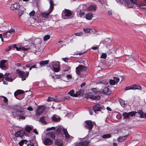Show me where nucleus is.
<instances>
[{"mask_svg":"<svg viewBox=\"0 0 146 146\" xmlns=\"http://www.w3.org/2000/svg\"><path fill=\"white\" fill-rule=\"evenodd\" d=\"M127 136L128 135H126L120 137L118 138L117 140L120 142H123L127 139Z\"/></svg>","mask_w":146,"mask_h":146,"instance_id":"aec40b11","label":"nucleus"},{"mask_svg":"<svg viewBox=\"0 0 146 146\" xmlns=\"http://www.w3.org/2000/svg\"><path fill=\"white\" fill-rule=\"evenodd\" d=\"M14 78L9 77L8 78H5V80L7 81L11 82L14 80Z\"/></svg>","mask_w":146,"mask_h":146,"instance_id":"79ce46f5","label":"nucleus"},{"mask_svg":"<svg viewBox=\"0 0 146 146\" xmlns=\"http://www.w3.org/2000/svg\"><path fill=\"white\" fill-rule=\"evenodd\" d=\"M40 121L41 122L44 124H46V122L44 117H42L40 118Z\"/></svg>","mask_w":146,"mask_h":146,"instance_id":"c03bdc74","label":"nucleus"},{"mask_svg":"<svg viewBox=\"0 0 146 146\" xmlns=\"http://www.w3.org/2000/svg\"><path fill=\"white\" fill-rule=\"evenodd\" d=\"M16 71L17 73L18 74L19 76L21 78H22V81L25 80L26 78L29 76V74L28 72L25 73L24 72L21 71L19 69L17 70Z\"/></svg>","mask_w":146,"mask_h":146,"instance_id":"20e7f679","label":"nucleus"},{"mask_svg":"<svg viewBox=\"0 0 146 146\" xmlns=\"http://www.w3.org/2000/svg\"><path fill=\"white\" fill-rule=\"evenodd\" d=\"M120 103L122 107L124 108L125 107V104L123 101L122 100L120 101Z\"/></svg>","mask_w":146,"mask_h":146,"instance_id":"de8ad7c7","label":"nucleus"},{"mask_svg":"<svg viewBox=\"0 0 146 146\" xmlns=\"http://www.w3.org/2000/svg\"><path fill=\"white\" fill-rule=\"evenodd\" d=\"M41 43V40L39 38H37L35 39L34 43L35 44H37Z\"/></svg>","mask_w":146,"mask_h":146,"instance_id":"e433bc0d","label":"nucleus"},{"mask_svg":"<svg viewBox=\"0 0 146 146\" xmlns=\"http://www.w3.org/2000/svg\"><path fill=\"white\" fill-rule=\"evenodd\" d=\"M107 55L106 53H102L101 56V57L102 58L105 59L106 58Z\"/></svg>","mask_w":146,"mask_h":146,"instance_id":"09e8293b","label":"nucleus"},{"mask_svg":"<svg viewBox=\"0 0 146 146\" xmlns=\"http://www.w3.org/2000/svg\"><path fill=\"white\" fill-rule=\"evenodd\" d=\"M72 14V13L71 11L68 9H65L63 11L62 13L63 16L67 17H69Z\"/></svg>","mask_w":146,"mask_h":146,"instance_id":"9b49d317","label":"nucleus"},{"mask_svg":"<svg viewBox=\"0 0 146 146\" xmlns=\"http://www.w3.org/2000/svg\"><path fill=\"white\" fill-rule=\"evenodd\" d=\"M20 110L13 112L12 113L14 117H17L19 119H25L26 117L28 115L27 113H28L27 111Z\"/></svg>","mask_w":146,"mask_h":146,"instance_id":"f257e3e1","label":"nucleus"},{"mask_svg":"<svg viewBox=\"0 0 146 146\" xmlns=\"http://www.w3.org/2000/svg\"><path fill=\"white\" fill-rule=\"evenodd\" d=\"M32 63H30L29 64H27L26 65L25 67H24L23 68L24 69H26L27 68H29V67L31 65H32Z\"/></svg>","mask_w":146,"mask_h":146,"instance_id":"3c124183","label":"nucleus"},{"mask_svg":"<svg viewBox=\"0 0 146 146\" xmlns=\"http://www.w3.org/2000/svg\"><path fill=\"white\" fill-rule=\"evenodd\" d=\"M74 145L75 146H82L81 142L75 143Z\"/></svg>","mask_w":146,"mask_h":146,"instance_id":"6e6d98bb","label":"nucleus"},{"mask_svg":"<svg viewBox=\"0 0 146 146\" xmlns=\"http://www.w3.org/2000/svg\"><path fill=\"white\" fill-rule=\"evenodd\" d=\"M123 118L124 119L129 118V113H128L126 112H124L123 113Z\"/></svg>","mask_w":146,"mask_h":146,"instance_id":"473e14b6","label":"nucleus"},{"mask_svg":"<svg viewBox=\"0 0 146 146\" xmlns=\"http://www.w3.org/2000/svg\"><path fill=\"white\" fill-rule=\"evenodd\" d=\"M10 75V74L9 73H5L3 77L5 79V78L6 77L7 78H8L9 77V76Z\"/></svg>","mask_w":146,"mask_h":146,"instance_id":"bf43d9fd","label":"nucleus"},{"mask_svg":"<svg viewBox=\"0 0 146 146\" xmlns=\"http://www.w3.org/2000/svg\"><path fill=\"white\" fill-rule=\"evenodd\" d=\"M84 15V13L82 11H80L79 13V16L80 17H82V16Z\"/></svg>","mask_w":146,"mask_h":146,"instance_id":"13d9d810","label":"nucleus"},{"mask_svg":"<svg viewBox=\"0 0 146 146\" xmlns=\"http://www.w3.org/2000/svg\"><path fill=\"white\" fill-rule=\"evenodd\" d=\"M86 123L87 125L86 126V127L88 129H91L92 126V124L91 122V121L90 120H88L86 121Z\"/></svg>","mask_w":146,"mask_h":146,"instance_id":"f3484780","label":"nucleus"},{"mask_svg":"<svg viewBox=\"0 0 146 146\" xmlns=\"http://www.w3.org/2000/svg\"><path fill=\"white\" fill-rule=\"evenodd\" d=\"M48 62V61L47 60L42 61L40 62L39 64L40 65H44L47 64Z\"/></svg>","mask_w":146,"mask_h":146,"instance_id":"f704fd0d","label":"nucleus"},{"mask_svg":"<svg viewBox=\"0 0 146 146\" xmlns=\"http://www.w3.org/2000/svg\"><path fill=\"white\" fill-rule=\"evenodd\" d=\"M13 109L16 111L20 110H24V109L22 108L19 106L17 105H15L13 107Z\"/></svg>","mask_w":146,"mask_h":146,"instance_id":"393cba45","label":"nucleus"},{"mask_svg":"<svg viewBox=\"0 0 146 146\" xmlns=\"http://www.w3.org/2000/svg\"><path fill=\"white\" fill-rule=\"evenodd\" d=\"M138 113L140 115L141 118H146V113H144L141 110H139L137 111Z\"/></svg>","mask_w":146,"mask_h":146,"instance_id":"dca6fc26","label":"nucleus"},{"mask_svg":"<svg viewBox=\"0 0 146 146\" xmlns=\"http://www.w3.org/2000/svg\"><path fill=\"white\" fill-rule=\"evenodd\" d=\"M129 1L136 5H137V3H139V2H137L136 0H129Z\"/></svg>","mask_w":146,"mask_h":146,"instance_id":"49530a36","label":"nucleus"},{"mask_svg":"<svg viewBox=\"0 0 146 146\" xmlns=\"http://www.w3.org/2000/svg\"><path fill=\"white\" fill-rule=\"evenodd\" d=\"M7 61L5 60H3L1 61L0 62V67L1 69L5 68L7 67L5 65V63L7 62Z\"/></svg>","mask_w":146,"mask_h":146,"instance_id":"a211bd4d","label":"nucleus"},{"mask_svg":"<svg viewBox=\"0 0 146 146\" xmlns=\"http://www.w3.org/2000/svg\"><path fill=\"white\" fill-rule=\"evenodd\" d=\"M52 119L53 120L55 121H57L60 120V118H57L55 115L53 116Z\"/></svg>","mask_w":146,"mask_h":146,"instance_id":"ea45409f","label":"nucleus"},{"mask_svg":"<svg viewBox=\"0 0 146 146\" xmlns=\"http://www.w3.org/2000/svg\"><path fill=\"white\" fill-rule=\"evenodd\" d=\"M49 1L50 7L48 11H44L41 13V15L43 17L45 18H47L49 14L52 12L54 9V5L53 1L52 0H49Z\"/></svg>","mask_w":146,"mask_h":146,"instance_id":"f03ea898","label":"nucleus"},{"mask_svg":"<svg viewBox=\"0 0 146 146\" xmlns=\"http://www.w3.org/2000/svg\"><path fill=\"white\" fill-rule=\"evenodd\" d=\"M25 132L23 130H20L16 132L15 133L16 137H22L24 135Z\"/></svg>","mask_w":146,"mask_h":146,"instance_id":"f8f14e48","label":"nucleus"},{"mask_svg":"<svg viewBox=\"0 0 146 146\" xmlns=\"http://www.w3.org/2000/svg\"><path fill=\"white\" fill-rule=\"evenodd\" d=\"M53 143L52 140L49 138H45L44 141V143L46 145H50Z\"/></svg>","mask_w":146,"mask_h":146,"instance_id":"9d476101","label":"nucleus"},{"mask_svg":"<svg viewBox=\"0 0 146 146\" xmlns=\"http://www.w3.org/2000/svg\"><path fill=\"white\" fill-rule=\"evenodd\" d=\"M137 113V112H136L134 111H132L129 112V116H135Z\"/></svg>","mask_w":146,"mask_h":146,"instance_id":"a19ab883","label":"nucleus"},{"mask_svg":"<svg viewBox=\"0 0 146 146\" xmlns=\"http://www.w3.org/2000/svg\"><path fill=\"white\" fill-rule=\"evenodd\" d=\"M102 138L104 139L108 138L111 137V135L110 134H104L102 135Z\"/></svg>","mask_w":146,"mask_h":146,"instance_id":"4c0bfd02","label":"nucleus"},{"mask_svg":"<svg viewBox=\"0 0 146 146\" xmlns=\"http://www.w3.org/2000/svg\"><path fill=\"white\" fill-rule=\"evenodd\" d=\"M62 131H63L64 134L67 139H71L73 138L72 137L70 136L68 134L67 130L65 129H63V127L62 126H60L58 127L57 130H56V132L57 133H60Z\"/></svg>","mask_w":146,"mask_h":146,"instance_id":"7ed1b4c3","label":"nucleus"},{"mask_svg":"<svg viewBox=\"0 0 146 146\" xmlns=\"http://www.w3.org/2000/svg\"><path fill=\"white\" fill-rule=\"evenodd\" d=\"M119 78H118L114 77L113 78V80H114L115 84H116L119 82Z\"/></svg>","mask_w":146,"mask_h":146,"instance_id":"a18cd8bd","label":"nucleus"},{"mask_svg":"<svg viewBox=\"0 0 146 146\" xmlns=\"http://www.w3.org/2000/svg\"><path fill=\"white\" fill-rule=\"evenodd\" d=\"M81 94L80 91H78L76 93H75L74 91L73 90H71L68 92V94L71 96L74 97H76L80 95Z\"/></svg>","mask_w":146,"mask_h":146,"instance_id":"6e6552de","label":"nucleus"},{"mask_svg":"<svg viewBox=\"0 0 146 146\" xmlns=\"http://www.w3.org/2000/svg\"><path fill=\"white\" fill-rule=\"evenodd\" d=\"M89 143V141L88 140L82 141V142H81L82 146H87L88 145Z\"/></svg>","mask_w":146,"mask_h":146,"instance_id":"c85d7f7f","label":"nucleus"},{"mask_svg":"<svg viewBox=\"0 0 146 146\" xmlns=\"http://www.w3.org/2000/svg\"><path fill=\"white\" fill-rule=\"evenodd\" d=\"M93 17V15L91 13H90L86 15V19L88 20H90L92 19Z\"/></svg>","mask_w":146,"mask_h":146,"instance_id":"cd10ccee","label":"nucleus"},{"mask_svg":"<svg viewBox=\"0 0 146 146\" xmlns=\"http://www.w3.org/2000/svg\"><path fill=\"white\" fill-rule=\"evenodd\" d=\"M24 91L21 90H17L14 93V95L16 98L18 99L17 96L20 94H22L24 93Z\"/></svg>","mask_w":146,"mask_h":146,"instance_id":"4be33fe9","label":"nucleus"},{"mask_svg":"<svg viewBox=\"0 0 146 146\" xmlns=\"http://www.w3.org/2000/svg\"><path fill=\"white\" fill-rule=\"evenodd\" d=\"M33 132L36 134L38 135V133L37 132L36 129H35L33 130Z\"/></svg>","mask_w":146,"mask_h":146,"instance_id":"338daca9","label":"nucleus"},{"mask_svg":"<svg viewBox=\"0 0 146 146\" xmlns=\"http://www.w3.org/2000/svg\"><path fill=\"white\" fill-rule=\"evenodd\" d=\"M46 109V107L44 106H40L37 109L36 114L39 115L43 113Z\"/></svg>","mask_w":146,"mask_h":146,"instance_id":"0eeeda50","label":"nucleus"},{"mask_svg":"<svg viewBox=\"0 0 146 146\" xmlns=\"http://www.w3.org/2000/svg\"><path fill=\"white\" fill-rule=\"evenodd\" d=\"M50 36L49 35H46L44 37V40L45 41H46L50 39Z\"/></svg>","mask_w":146,"mask_h":146,"instance_id":"37998d69","label":"nucleus"},{"mask_svg":"<svg viewBox=\"0 0 146 146\" xmlns=\"http://www.w3.org/2000/svg\"><path fill=\"white\" fill-rule=\"evenodd\" d=\"M86 69L87 68L86 67L82 65H80L76 68V72L77 74L80 75L81 72L86 71Z\"/></svg>","mask_w":146,"mask_h":146,"instance_id":"39448f33","label":"nucleus"},{"mask_svg":"<svg viewBox=\"0 0 146 146\" xmlns=\"http://www.w3.org/2000/svg\"><path fill=\"white\" fill-rule=\"evenodd\" d=\"M55 144L58 146H63V141L59 140H57L55 142Z\"/></svg>","mask_w":146,"mask_h":146,"instance_id":"a878e982","label":"nucleus"},{"mask_svg":"<svg viewBox=\"0 0 146 146\" xmlns=\"http://www.w3.org/2000/svg\"><path fill=\"white\" fill-rule=\"evenodd\" d=\"M35 13V11H33L29 13V15L31 17H33L34 16Z\"/></svg>","mask_w":146,"mask_h":146,"instance_id":"864d4df0","label":"nucleus"},{"mask_svg":"<svg viewBox=\"0 0 146 146\" xmlns=\"http://www.w3.org/2000/svg\"><path fill=\"white\" fill-rule=\"evenodd\" d=\"M130 90H132V85H131L130 86H127L124 89V90L125 91Z\"/></svg>","mask_w":146,"mask_h":146,"instance_id":"8fccbe9b","label":"nucleus"},{"mask_svg":"<svg viewBox=\"0 0 146 146\" xmlns=\"http://www.w3.org/2000/svg\"><path fill=\"white\" fill-rule=\"evenodd\" d=\"M98 46H94L92 47V49L93 50H96L98 48Z\"/></svg>","mask_w":146,"mask_h":146,"instance_id":"e2e57ef3","label":"nucleus"},{"mask_svg":"<svg viewBox=\"0 0 146 146\" xmlns=\"http://www.w3.org/2000/svg\"><path fill=\"white\" fill-rule=\"evenodd\" d=\"M32 128L31 127L27 125L26 126L25 130L28 133H30V131L31 130Z\"/></svg>","mask_w":146,"mask_h":146,"instance_id":"72a5a7b5","label":"nucleus"},{"mask_svg":"<svg viewBox=\"0 0 146 146\" xmlns=\"http://www.w3.org/2000/svg\"><path fill=\"white\" fill-rule=\"evenodd\" d=\"M93 111H94V110L92 109L90 110H89V112H90V114L91 115H92V113H93Z\"/></svg>","mask_w":146,"mask_h":146,"instance_id":"774afa93","label":"nucleus"},{"mask_svg":"<svg viewBox=\"0 0 146 146\" xmlns=\"http://www.w3.org/2000/svg\"><path fill=\"white\" fill-rule=\"evenodd\" d=\"M109 82L110 84L111 85H114L115 84L114 80H110L109 81Z\"/></svg>","mask_w":146,"mask_h":146,"instance_id":"603ef678","label":"nucleus"},{"mask_svg":"<svg viewBox=\"0 0 146 146\" xmlns=\"http://www.w3.org/2000/svg\"><path fill=\"white\" fill-rule=\"evenodd\" d=\"M53 69L55 72H58L60 71V68L59 67L60 62H52Z\"/></svg>","mask_w":146,"mask_h":146,"instance_id":"423d86ee","label":"nucleus"},{"mask_svg":"<svg viewBox=\"0 0 146 146\" xmlns=\"http://www.w3.org/2000/svg\"><path fill=\"white\" fill-rule=\"evenodd\" d=\"M24 13V11H22L21 10L19 11V16H21Z\"/></svg>","mask_w":146,"mask_h":146,"instance_id":"5fc2aeb1","label":"nucleus"},{"mask_svg":"<svg viewBox=\"0 0 146 146\" xmlns=\"http://www.w3.org/2000/svg\"><path fill=\"white\" fill-rule=\"evenodd\" d=\"M132 90H141V86L139 85L133 84L132 85Z\"/></svg>","mask_w":146,"mask_h":146,"instance_id":"5701e85b","label":"nucleus"},{"mask_svg":"<svg viewBox=\"0 0 146 146\" xmlns=\"http://www.w3.org/2000/svg\"><path fill=\"white\" fill-rule=\"evenodd\" d=\"M21 50L23 51H26L28 52H31L32 51L31 48L28 47L27 46H21Z\"/></svg>","mask_w":146,"mask_h":146,"instance_id":"412c9836","label":"nucleus"},{"mask_svg":"<svg viewBox=\"0 0 146 146\" xmlns=\"http://www.w3.org/2000/svg\"><path fill=\"white\" fill-rule=\"evenodd\" d=\"M47 101L48 102H50V101H55L56 102H57V99L55 98H53L51 97H49L47 99Z\"/></svg>","mask_w":146,"mask_h":146,"instance_id":"58836bf2","label":"nucleus"},{"mask_svg":"<svg viewBox=\"0 0 146 146\" xmlns=\"http://www.w3.org/2000/svg\"><path fill=\"white\" fill-rule=\"evenodd\" d=\"M96 9V7L94 5H92L88 7V10L89 11H95Z\"/></svg>","mask_w":146,"mask_h":146,"instance_id":"b1692460","label":"nucleus"},{"mask_svg":"<svg viewBox=\"0 0 146 146\" xmlns=\"http://www.w3.org/2000/svg\"><path fill=\"white\" fill-rule=\"evenodd\" d=\"M66 77L68 79H71L72 78V76L70 74L67 75L66 76Z\"/></svg>","mask_w":146,"mask_h":146,"instance_id":"69168bd1","label":"nucleus"},{"mask_svg":"<svg viewBox=\"0 0 146 146\" xmlns=\"http://www.w3.org/2000/svg\"><path fill=\"white\" fill-rule=\"evenodd\" d=\"M137 6L139 7L140 8L142 9H146V5H142L140 4L139 2V3H137Z\"/></svg>","mask_w":146,"mask_h":146,"instance_id":"2f4dec72","label":"nucleus"},{"mask_svg":"<svg viewBox=\"0 0 146 146\" xmlns=\"http://www.w3.org/2000/svg\"><path fill=\"white\" fill-rule=\"evenodd\" d=\"M55 129V127H52L50 128H48L46 130L47 131H50L51 130H54Z\"/></svg>","mask_w":146,"mask_h":146,"instance_id":"0e129e2a","label":"nucleus"},{"mask_svg":"<svg viewBox=\"0 0 146 146\" xmlns=\"http://www.w3.org/2000/svg\"><path fill=\"white\" fill-rule=\"evenodd\" d=\"M0 97H3L4 98L3 101L5 102V105H7L8 102V99L7 98L3 96H0Z\"/></svg>","mask_w":146,"mask_h":146,"instance_id":"c9c22d12","label":"nucleus"},{"mask_svg":"<svg viewBox=\"0 0 146 146\" xmlns=\"http://www.w3.org/2000/svg\"><path fill=\"white\" fill-rule=\"evenodd\" d=\"M19 7V3H17L12 4L10 7L11 10H14L17 9Z\"/></svg>","mask_w":146,"mask_h":146,"instance_id":"4468645a","label":"nucleus"},{"mask_svg":"<svg viewBox=\"0 0 146 146\" xmlns=\"http://www.w3.org/2000/svg\"><path fill=\"white\" fill-rule=\"evenodd\" d=\"M75 35L78 36H81L83 35L82 32H80L79 33H76L75 34Z\"/></svg>","mask_w":146,"mask_h":146,"instance_id":"4d7b16f0","label":"nucleus"},{"mask_svg":"<svg viewBox=\"0 0 146 146\" xmlns=\"http://www.w3.org/2000/svg\"><path fill=\"white\" fill-rule=\"evenodd\" d=\"M47 135L48 137H50L52 138H55V135L54 133L49 132L47 134Z\"/></svg>","mask_w":146,"mask_h":146,"instance_id":"c756f323","label":"nucleus"},{"mask_svg":"<svg viewBox=\"0 0 146 146\" xmlns=\"http://www.w3.org/2000/svg\"><path fill=\"white\" fill-rule=\"evenodd\" d=\"M12 48V47L11 46H9L8 48L6 49L5 50L6 51H8L11 50Z\"/></svg>","mask_w":146,"mask_h":146,"instance_id":"052dcab7","label":"nucleus"},{"mask_svg":"<svg viewBox=\"0 0 146 146\" xmlns=\"http://www.w3.org/2000/svg\"><path fill=\"white\" fill-rule=\"evenodd\" d=\"M101 109L102 108L99 104L96 105L93 108L94 111L95 112L97 111H100Z\"/></svg>","mask_w":146,"mask_h":146,"instance_id":"6ab92c4d","label":"nucleus"},{"mask_svg":"<svg viewBox=\"0 0 146 146\" xmlns=\"http://www.w3.org/2000/svg\"><path fill=\"white\" fill-rule=\"evenodd\" d=\"M103 93L104 94L108 95L110 94L111 91L109 90L108 88L107 87H104L102 89Z\"/></svg>","mask_w":146,"mask_h":146,"instance_id":"2eb2a0df","label":"nucleus"},{"mask_svg":"<svg viewBox=\"0 0 146 146\" xmlns=\"http://www.w3.org/2000/svg\"><path fill=\"white\" fill-rule=\"evenodd\" d=\"M15 32V30L13 29H12L9 31L4 33L3 36L4 38H7L11 35V34L14 33Z\"/></svg>","mask_w":146,"mask_h":146,"instance_id":"1a4fd4ad","label":"nucleus"},{"mask_svg":"<svg viewBox=\"0 0 146 146\" xmlns=\"http://www.w3.org/2000/svg\"><path fill=\"white\" fill-rule=\"evenodd\" d=\"M87 97L90 99L96 100H98L100 98V96H94L91 94H88Z\"/></svg>","mask_w":146,"mask_h":146,"instance_id":"ddd939ff","label":"nucleus"},{"mask_svg":"<svg viewBox=\"0 0 146 146\" xmlns=\"http://www.w3.org/2000/svg\"><path fill=\"white\" fill-rule=\"evenodd\" d=\"M27 110L29 111H32L33 109L31 107L29 106L27 108Z\"/></svg>","mask_w":146,"mask_h":146,"instance_id":"680f3d73","label":"nucleus"},{"mask_svg":"<svg viewBox=\"0 0 146 146\" xmlns=\"http://www.w3.org/2000/svg\"><path fill=\"white\" fill-rule=\"evenodd\" d=\"M83 30L84 32L86 33H92L93 31L92 29L89 28H84Z\"/></svg>","mask_w":146,"mask_h":146,"instance_id":"bb28decb","label":"nucleus"},{"mask_svg":"<svg viewBox=\"0 0 146 146\" xmlns=\"http://www.w3.org/2000/svg\"><path fill=\"white\" fill-rule=\"evenodd\" d=\"M27 141L26 140H22L19 142V144L20 146H22L24 143L27 144Z\"/></svg>","mask_w":146,"mask_h":146,"instance_id":"7c9ffc66","label":"nucleus"}]
</instances>
